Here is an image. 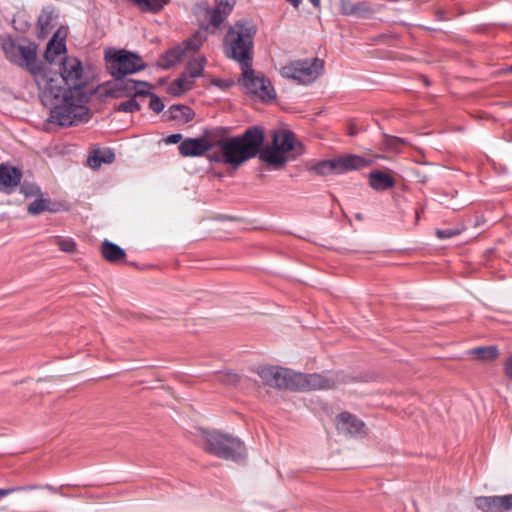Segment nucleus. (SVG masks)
<instances>
[{
  "label": "nucleus",
  "mask_w": 512,
  "mask_h": 512,
  "mask_svg": "<svg viewBox=\"0 0 512 512\" xmlns=\"http://www.w3.org/2000/svg\"><path fill=\"white\" fill-rule=\"evenodd\" d=\"M474 503L483 512H504L502 496H479Z\"/></svg>",
  "instance_id": "19"
},
{
  "label": "nucleus",
  "mask_w": 512,
  "mask_h": 512,
  "mask_svg": "<svg viewBox=\"0 0 512 512\" xmlns=\"http://www.w3.org/2000/svg\"><path fill=\"white\" fill-rule=\"evenodd\" d=\"M171 118L182 123H187L194 118L193 110L185 105H174L170 108Z\"/></svg>",
  "instance_id": "25"
},
{
  "label": "nucleus",
  "mask_w": 512,
  "mask_h": 512,
  "mask_svg": "<svg viewBox=\"0 0 512 512\" xmlns=\"http://www.w3.org/2000/svg\"><path fill=\"white\" fill-rule=\"evenodd\" d=\"M288 3H290L294 8H298L301 4V0H286Z\"/></svg>",
  "instance_id": "46"
},
{
  "label": "nucleus",
  "mask_w": 512,
  "mask_h": 512,
  "mask_svg": "<svg viewBox=\"0 0 512 512\" xmlns=\"http://www.w3.org/2000/svg\"><path fill=\"white\" fill-rule=\"evenodd\" d=\"M135 97H129L127 101L120 103L117 107V110L120 112H136L140 110V105L134 99Z\"/></svg>",
  "instance_id": "34"
},
{
  "label": "nucleus",
  "mask_w": 512,
  "mask_h": 512,
  "mask_svg": "<svg viewBox=\"0 0 512 512\" xmlns=\"http://www.w3.org/2000/svg\"><path fill=\"white\" fill-rule=\"evenodd\" d=\"M23 45L17 44L14 41H8L4 43L3 50L6 58L11 62L15 59L20 52Z\"/></svg>",
  "instance_id": "32"
},
{
  "label": "nucleus",
  "mask_w": 512,
  "mask_h": 512,
  "mask_svg": "<svg viewBox=\"0 0 512 512\" xmlns=\"http://www.w3.org/2000/svg\"><path fill=\"white\" fill-rule=\"evenodd\" d=\"M419 217H420V211L416 210V221L419 220Z\"/></svg>",
  "instance_id": "48"
},
{
  "label": "nucleus",
  "mask_w": 512,
  "mask_h": 512,
  "mask_svg": "<svg viewBox=\"0 0 512 512\" xmlns=\"http://www.w3.org/2000/svg\"><path fill=\"white\" fill-rule=\"evenodd\" d=\"M238 380V375L232 372H224L218 375V381L224 385H235Z\"/></svg>",
  "instance_id": "38"
},
{
  "label": "nucleus",
  "mask_w": 512,
  "mask_h": 512,
  "mask_svg": "<svg viewBox=\"0 0 512 512\" xmlns=\"http://www.w3.org/2000/svg\"><path fill=\"white\" fill-rule=\"evenodd\" d=\"M459 234L458 230L454 229H443V230H437L436 235L439 239H447L454 237Z\"/></svg>",
  "instance_id": "41"
},
{
  "label": "nucleus",
  "mask_w": 512,
  "mask_h": 512,
  "mask_svg": "<svg viewBox=\"0 0 512 512\" xmlns=\"http://www.w3.org/2000/svg\"><path fill=\"white\" fill-rule=\"evenodd\" d=\"M58 66V71L44 67L43 73L36 75V84L43 104L58 99L67 89H80L79 81L83 73L81 62L74 57H64L59 60Z\"/></svg>",
  "instance_id": "2"
},
{
  "label": "nucleus",
  "mask_w": 512,
  "mask_h": 512,
  "mask_svg": "<svg viewBox=\"0 0 512 512\" xmlns=\"http://www.w3.org/2000/svg\"><path fill=\"white\" fill-rule=\"evenodd\" d=\"M101 253L103 258L111 263H118L125 259V251L118 245L105 240L101 245Z\"/></svg>",
  "instance_id": "21"
},
{
  "label": "nucleus",
  "mask_w": 512,
  "mask_h": 512,
  "mask_svg": "<svg viewBox=\"0 0 512 512\" xmlns=\"http://www.w3.org/2000/svg\"><path fill=\"white\" fill-rule=\"evenodd\" d=\"M504 512L512 510V494L502 496Z\"/></svg>",
  "instance_id": "43"
},
{
  "label": "nucleus",
  "mask_w": 512,
  "mask_h": 512,
  "mask_svg": "<svg viewBox=\"0 0 512 512\" xmlns=\"http://www.w3.org/2000/svg\"><path fill=\"white\" fill-rule=\"evenodd\" d=\"M143 12L158 13L169 0H133Z\"/></svg>",
  "instance_id": "28"
},
{
  "label": "nucleus",
  "mask_w": 512,
  "mask_h": 512,
  "mask_svg": "<svg viewBox=\"0 0 512 512\" xmlns=\"http://www.w3.org/2000/svg\"><path fill=\"white\" fill-rule=\"evenodd\" d=\"M216 1H217L216 8H218L220 10H224L226 8V5H228L229 13L232 11V8H233V5H234V1L233 0H216Z\"/></svg>",
  "instance_id": "42"
},
{
  "label": "nucleus",
  "mask_w": 512,
  "mask_h": 512,
  "mask_svg": "<svg viewBox=\"0 0 512 512\" xmlns=\"http://www.w3.org/2000/svg\"><path fill=\"white\" fill-rule=\"evenodd\" d=\"M369 184L376 191H385L395 185V180L388 173L375 170L369 175Z\"/></svg>",
  "instance_id": "20"
},
{
  "label": "nucleus",
  "mask_w": 512,
  "mask_h": 512,
  "mask_svg": "<svg viewBox=\"0 0 512 512\" xmlns=\"http://www.w3.org/2000/svg\"><path fill=\"white\" fill-rule=\"evenodd\" d=\"M205 36L202 32L193 34L190 38L183 41L180 45L168 50L159 60V65L168 69L185 57L196 53L203 45Z\"/></svg>",
  "instance_id": "11"
},
{
  "label": "nucleus",
  "mask_w": 512,
  "mask_h": 512,
  "mask_svg": "<svg viewBox=\"0 0 512 512\" xmlns=\"http://www.w3.org/2000/svg\"><path fill=\"white\" fill-rule=\"evenodd\" d=\"M368 10L364 2L354 3L349 0H342L340 3V11L343 15H360Z\"/></svg>",
  "instance_id": "26"
},
{
  "label": "nucleus",
  "mask_w": 512,
  "mask_h": 512,
  "mask_svg": "<svg viewBox=\"0 0 512 512\" xmlns=\"http://www.w3.org/2000/svg\"><path fill=\"white\" fill-rule=\"evenodd\" d=\"M22 178V172L11 165H0V191L10 194L18 186Z\"/></svg>",
  "instance_id": "16"
},
{
  "label": "nucleus",
  "mask_w": 512,
  "mask_h": 512,
  "mask_svg": "<svg viewBox=\"0 0 512 512\" xmlns=\"http://www.w3.org/2000/svg\"><path fill=\"white\" fill-rule=\"evenodd\" d=\"M263 141L262 129L251 127L241 136L218 140L220 152L212 153L209 158L211 161L238 167L259 153Z\"/></svg>",
  "instance_id": "3"
},
{
  "label": "nucleus",
  "mask_w": 512,
  "mask_h": 512,
  "mask_svg": "<svg viewBox=\"0 0 512 512\" xmlns=\"http://www.w3.org/2000/svg\"><path fill=\"white\" fill-rule=\"evenodd\" d=\"M257 374L270 387L299 391L332 389L345 382L339 373L303 374L278 366L259 367Z\"/></svg>",
  "instance_id": "1"
},
{
  "label": "nucleus",
  "mask_w": 512,
  "mask_h": 512,
  "mask_svg": "<svg viewBox=\"0 0 512 512\" xmlns=\"http://www.w3.org/2000/svg\"><path fill=\"white\" fill-rule=\"evenodd\" d=\"M403 143V139L394 136H386L384 140V144L387 149L395 152H399V147Z\"/></svg>",
  "instance_id": "37"
},
{
  "label": "nucleus",
  "mask_w": 512,
  "mask_h": 512,
  "mask_svg": "<svg viewBox=\"0 0 512 512\" xmlns=\"http://www.w3.org/2000/svg\"><path fill=\"white\" fill-rule=\"evenodd\" d=\"M11 62L27 68L35 81L37 73H43L44 70L43 66L36 63V48L33 45H23L17 57Z\"/></svg>",
  "instance_id": "13"
},
{
  "label": "nucleus",
  "mask_w": 512,
  "mask_h": 512,
  "mask_svg": "<svg viewBox=\"0 0 512 512\" xmlns=\"http://www.w3.org/2000/svg\"><path fill=\"white\" fill-rule=\"evenodd\" d=\"M66 53V45L63 38L58 37V33H55L52 39L49 41L44 58L50 66L54 65L58 58L62 59V55Z\"/></svg>",
  "instance_id": "17"
},
{
  "label": "nucleus",
  "mask_w": 512,
  "mask_h": 512,
  "mask_svg": "<svg viewBox=\"0 0 512 512\" xmlns=\"http://www.w3.org/2000/svg\"><path fill=\"white\" fill-rule=\"evenodd\" d=\"M467 353L468 355L474 357L475 359L484 362L495 360L499 354L496 346L477 347L469 350Z\"/></svg>",
  "instance_id": "24"
},
{
  "label": "nucleus",
  "mask_w": 512,
  "mask_h": 512,
  "mask_svg": "<svg viewBox=\"0 0 512 512\" xmlns=\"http://www.w3.org/2000/svg\"><path fill=\"white\" fill-rule=\"evenodd\" d=\"M294 134L289 131L276 132L273 136V145L279 148L284 154L294 148Z\"/></svg>",
  "instance_id": "23"
},
{
  "label": "nucleus",
  "mask_w": 512,
  "mask_h": 512,
  "mask_svg": "<svg viewBox=\"0 0 512 512\" xmlns=\"http://www.w3.org/2000/svg\"><path fill=\"white\" fill-rule=\"evenodd\" d=\"M228 15H229L228 5H226V8L224 10L215 8L210 13L209 22L212 26L219 27Z\"/></svg>",
  "instance_id": "30"
},
{
  "label": "nucleus",
  "mask_w": 512,
  "mask_h": 512,
  "mask_svg": "<svg viewBox=\"0 0 512 512\" xmlns=\"http://www.w3.org/2000/svg\"><path fill=\"white\" fill-rule=\"evenodd\" d=\"M49 201L47 199L38 198L31 202L27 208L31 215H38L49 209Z\"/></svg>",
  "instance_id": "31"
},
{
  "label": "nucleus",
  "mask_w": 512,
  "mask_h": 512,
  "mask_svg": "<svg viewBox=\"0 0 512 512\" xmlns=\"http://www.w3.org/2000/svg\"><path fill=\"white\" fill-rule=\"evenodd\" d=\"M114 159V154L112 152L107 153H94L88 157L87 163L93 168L97 169L101 166L102 163H111Z\"/></svg>",
  "instance_id": "29"
},
{
  "label": "nucleus",
  "mask_w": 512,
  "mask_h": 512,
  "mask_svg": "<svg viewBox=\"0 0 512 512\" xmlns=\"http://www.w3.org/2000/svg\"><path fill=\"white\" fill-rule=\"evenodd\" d=\"M213 148V144L205 138H188L179 145V153L183 157H199Z\"/></svg>",
  "instance_id": "14"
},
{
  "label": "nucleus",
  "mask_w": 512,
  "mask_h": 512,
  "mask_svg": "<svg viewBox=\"0 0 512 512\" xmlns=\"http://www.w3.org/2000/svg\"><path fill=\"white\" fill-rule=\"evenodd\" d=\"M259 157L263 162L274 166L275 168H281L288 160L286 154H284L275 145L265 147L260 152Z\"/></svg>",
  "instance_id": "18"
},
{
  "label": "nucleus",
  "mask_w": 512,
  "mask_h": 512,
  "mask_svg": "<svg viewBox=\"0 0 512 512\" xmlns=\"http://www.w3.org/2000/svg\"><path fill=\"white\" fill-rule=\"evenodd\" d=\"M51 20H52L51 13L42 11V13L38 17V27L40 28L42 33L48 32Z\"/></svg>",
  "instance_id": "35"
},
{
  "label": "nucleus",
  "mask_w": 512,
  "mask_h": 512,
  "mask_svg": "<svg viewBox=\"0 0 512 512\" xmlns=\"http://www.w3.org/2000/svg\"><path fill=\"white\" fill-rule=\"evenodd\" d=\"M242 77L239 79L247 94L262 102H268L275 98V91L270 81L261 74H256L252 64L241 68Z\"/></svg>",
  "instance_id": "9"
},
{
  "label": "nucleus",
  "mask_w": 512,
  "mask_h": 512,
  "mask_svg": "<svg viewBox=\"0 0 512 512\" xmlns=\"http://www.w3.org/2000/svg\"><path fill=\"white\" fill-rule=\"evenodd\" d=\"M148 95L150 96V102H149L150 109L156 113H160L164 109L163 102L161 101V99L158 96L151 94L150 92Z\"/></svg>",
  "instance_id": "39"
},
{
  "label": "nucleus",
  "mask_w": 512,
  "mask_h": 512,
  "mask_svg": "<svg viewBox=\"0 0 512 512\" xmlns=\"http://www.w3.org/2000/svg\"><path fill=\"white\" fill-rule=\"evenodd\" d=\"M205 64H206L205 57L200 56L198 58H195L188 62L184 73H187L188 76L195 81L196 78H198L202 75Z\"/></svg>",
  "instance_id": "27"
},
{
  "label": "nucleus",
  "mask_w": 512,
  "mask_h": 512,
  "mask_svg": "<svg viewBox=\"0 0 512 512\" xmlns=\"http://www.w3.org/2000/svg\"><path fill=\"white\" fill-rule=\"evenodd\" d=\"M194 82L195 81L190 78L187 73L183 72L177 79L170 83L168 92L173 96H180L191 90Z\"/></svg>",
  "instance_id": "22"
},
{
  "label": "nucleus",
  "mask_w": 512,
  "mask_h": 512,
  "mask_svg": "<svg viewBox=\"0 0 512 512\" xmlns=\"http://www.w3.org/2000/svg\"><path fill=\"white\" fill-rule=\"evenodd\" d=\"M323 63L317 58L295 60L281 68V75L299 84L314 82L322 73Z\"/></svg>",
  "instance_id": "8"
},
{
  "label": "nucleus",
  "mask_w": 512,
  "mask_h": 512,
  "mask_svg": "<svg viewBox=\"0 0 512 512\" xmlns=\"http://www.w3.org/2000/svg\"><path fill=\"white\" fill-rule=\"evenodd\" d=\"M114 78L115 80L108 90L109 95L114 98L147 96L151 89V85L147 82L125 77Z\"/></svg>",
  "instance_id": "12"
},
{
  "label": "nucleus",
  "mask_w": 512,
  "mask_h": 512,
  "mask_svg": "<svg viewBox=\"0 0 512 512\" xmlns=\"http://www.w3.org/2000/svg\"><path fill=\"white\" fill-rule=\"evenodd\" d=\"M46 105L52 106L49 121L60 126L78 125L89 119L85 95L81 89H67L58 99Z\"/></svg>",
  "instance_id": "4"
},
{
  "label": "nucleus",
  "mask_w": 512,
  "mask_h": 512,
  "mask_svg": "<svg viewBox=\"0 0 512 512\" xmlns=\"http://www.w3.org/2000/svg\"><path fill=\"white\" fill-rule=\"evenodd\" d=\"M253 35L252 27L244 22H237L227 31L223 41L224 54L245 67L252 64L253 51Z\"/></svg>",
  "instance_id": "5"
},
{
  "label": "nucleus",
  "mask_w": 512,
  "mask_h": 512,
  "mask_svg": "<svg viewBox=\"0 0 512 512\" xmlns=\"http://www.w3.org/2000/svg\"><path fill=\"white\" fill-rule=\"evenodd\" d=\"M310 2L315 6L318 7L320 5V0H310Z\"/></svg>",
  "instance_id": "47"
},
{
  "label": "nucleus",
  "mask_w": 512,
  "mask_h": 512,
  "mask_svg": "<svg viewBox=\"0 0 512 512\" xmlns=\"http://www.w3.org/2000/svg\"><path fill=\"white\" fill-rule=\"evenodd\" d=\"M20 192L25 196V197H34V196H37L38 194H40V189L38 186H36L35 184H31V183H23L21 186H20Z\"/></svg>",
  "instance_id": "36"
},
{
  "label": "nucleus",
  "mask_w": 512,
  "mask_h": 512,
  "mask_svg": "<svg viewBox=\"0 0 512 512\" xmlns=\"http://www.w3.org/2000/svg\"><path fill=\"white\" fill-rule=\"evenodd\" d=\"M504 372L506 376L512 380V356H510L504 364Z\"/></svg>",
  "instance_id": "44"
},
{
  "label": "nucleus",
  "mask_w": 512,
  "mask_h": 512,
  "mask_svg": "<svg viewBox=\"0 0 512 512\" xmlns=\"http://www.w3.org/2000/svg\"><path fill=\"white\" fill-rule=\"evenodd\" d=\"M55 243L61 251L66 253H73L76 250V243L72 238L56 237Z\"/></svg>",
  "instance_id": "33"
},
{
  "label": "nucleus",
  "mask_w": 512,
  "mask_h": 512,
  "mask_svg": "<svg viewBox=\"0 0 512 512\" xmlns=\"http://www.w3.org/2000/svg\"><path fill=\"white\" fill-rule=\"evenodd\" d=\"M106 58L109 61V70L113 77H124L145 68V63L138 55L125 50L109 53Z\"/></svg>",
  "instance_id": "10"
},
{
  "label": "nucleus",
  "mask_w": 512,
  "mask_h": 512,
  "mask_svg": "<svg viewBox=\"0 0 512 512\" xmlns=\"http://www.w3.org/2000/svg\"><path fill=\"white\" fill-rule=\"evenodd\" d=\"M39 486H18V487H12V488H6V489H0V499L8 496L14 492L18 491H26V490H32V489H38Z\"/></svg>",
  "instance_id": "40"
},
{
  "label": "nucleus",
  "mask_w": 512,
  "mask_h": 512,
  "mask_svg": "<svg viewBox=\"0 0 512 512\" xmlns=\"http://www.w3.org/2000/svg\"><path fill=\"white\" fill-rule=\"evenodd\" d=\"M201 439L204 450L216 457L225 460L243 457L244 445L236 437L219 431L201 430Z\"/></svg>",
  "instance_id": "6"
},
{
  "label": "nucleus",
  "mask_w": 512,
  "mask_h": 512,
  "mask_svg": "<svg viewBox=\"0 0 512 512\" xmlns=\"http://www.w3.org/2000/svg\"><path fill=\"white\" fill-rule=\"evenodd\" d=\"M336 428L344 435L355 436L362 433L364 423L355 415L342 412L336 418Z\"/></svg>",
  "instance_id": "15"
},
{
  "label": "nucleus",
  "mask_w": 512,
  "mask_h": 512,
  "mask_svg": "<svg viewBox=\"0 0 512 512\" xmlns=\"http://www.w3.org/2000/svg\"><path fill=\"white\" fill-rule=\"evenodd\" d=\"M355 133H356V132H355L354 130H352V129H351V130H350V132H349V134H350V135H354Z\"/></svg>",
  "instance_id": "49"
},
{
  "label": "nucleus",
  "mask_w": 512,
  "mask_h": 512,
  "mask_svg": "<svg viewBox=\"0 0 512 512\" xmlns=\"http://www.w3.org/2000/svg\"><path fill=\"white\" fill-rule=\"evenodd\" d=\"M181 139H182L181 134H171L166 138L165 141L167 144H176V143L180 142Z\"/></svg>",
  "instance_id": "45"
},
{
  "label": "nucleus",
  "mask_w": 512,
  "mask_h": 512,
  "mask_svg": "<svg viewBox=\"0 0 512 512\" xmlns=\"http://www.w3.org/2000/svg\"><path fill=\"white\" fill-rule=\"evenodd\" d=\"M372 160L364 157L348 154L329 160H322L310 168V171L321 176L343 174L353 170H359L372 164Z\"/></svg>",
  "instance_id": "7"
}]
</instances>
